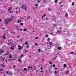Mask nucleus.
<instances>
[{
    "label": "nucleus",
    "instance_id": "nucleus-1",
    "mask_svg": "<svg viewBox=\"0 0 76 76\" xmlns=\"http://www.w3.org/2000/svg\"><path fill=\"white\" fill-rule=\"evenodd\" d=\"M12 16L11 17V18H8L7 19H5V24H7L8 23V21L9 22H11L12 20H13V18H14V16H12V15H11Z\"/></svg>",
    "mask_w": 76,
    "mask_h": 76
},
{
    "label": "nucleus",
    "instance_id": "nucleus-2",
    "mask_svg": "<svg viewBox=\"0 0 76 76\" xmlns=\"http://www.w3.org/2000/svg\"><path fill=\"white\" fill-rule=\"evenodd\" d=\"M15 12L16 13H20V8L19 7H17L15 9Z\"/></svg>",
    "mask_w": 76,
    "mask_h": 76
},
{
    "label": "nucleus",
    "instance_id": "nucleus-3",
    "mask_svg": "<svg viewBox=\"0 0 76 76\" xmlns=\"http://www.w3.org/2000/svg\"><path fill=\"white\" fill-rule=\"evenodd\" d=\"M26 6V5H23L22 7H21V8L22 9H24L25 10H26V9H27V7Z\"/></svg>",
    "mask_w": 76,
    "mask_h": 76
},
{
    "label": "nucleus",
    "instance_id": "nucleus-4",
    "mask_svg": "<svg viewBox=\"0 0 76 76\" xmlns=\"http://www.w3.org/2000/svg\"><path fill=\"white\" fill-rule=\"evenodd\" d=\"M61 31H58L56 32V33H57V34H58V35H60V33H61Z\"/></svg>",
    "mask_w": 76,
    "mask_h": 76
},
{
    "label": "nucleus",
    "instance_id": "nucleus-5",
    "mask_svg": "<svg viewBox=\"0 0 76 76\" xmlns=\"http://www.w3.org/2000/svg\"><path fill=\"white\" fill-rule=\"evenodd\" d=\"M0 58L1 60H3L4 61L5 58H2V56H0Z\"/></svg>",
    "mask_w": 76,
    "mask_h": 76
},
{
    "label": "nucleus",
    "instance_id": "nucleus-6",
    "mask_svg": "<svg viewBox=\"0 0 76 76\" xmlns=\"http://www.w3.org/2000/svg\"><path fill=\"white\" fill-rule=\"evenodd\" d=\"M48 44H49L50 45H52L53 44V42H49L48 43Z\"/></svg>",
    "mask_w": 76,
    "mask_h": 76
},
{
    "label": "nucleus",
    "instance_id": "nucleus-7",
    "mask_svg": "<svg viewBox=\"0 0 76 76\" xmlns=\"http://www.w3.org/2000/svg\"><path fill=\"white\" fill-rule=\"evenodd\" d=\"M3 52H4V50H1L0 51V54L1 53H3Z\"/></svg>",
    "mask_w": 76,
    "mask_h": 76
},
{
    "label": "nucleus",
    "instance_id": "nucleus-8",
    "mask_svg": "<svg viewBox=\"0 0 76 76\" xmlns=\"http://www.w3.org/2000/svg\"><path fill=\"white\" fill-rule=\"evenodd\" d=\"M47 41L48 42H50V38H48V39H47Z\"/></svg>",
    "mask_w": 76,
    "mask_h": 76
},
{
    "label": "nucleus",
    "instance_id": "nucleus-9",
    "mask_svg": "<svg viewBox=\"0 0 76 76\" xmlns=\"http://www.w3.org/2000/svg\"><path fill=\"white\" fill-rule=\"evenodd\" d=\"M32 19V18L30 17V16H29L27 17V19Z\"/></svg>",
    "mask_w": 76,
    "mask_h": 76
},
{
    "label": "nucleus",
    "instance_id": "nucleus-10",
    "mask_svg": "<svg viewBox=\"0 0 76 76\" xmlns=\"http://www.w3.org/2000/svg\"><path fill=\"white\" fill-rule=\"evenodd\" d=\"M12 10V8L11 7L9 8L8 10V12H9V11H10V10Z\"/></svg>",
    "mask_w": 76,
    "mask_h": 76
},
{
    "label": "nucleus",
    "instance_id": "nucleus-11",
    "mask_svg": "<svg viewBox=\"0 0 76 76\" xmlns=\"http://www.w3.org/2000/svg\"><path fill=\"white\" fill-rule=\"evenodd\" d=\"M9 57L10 58H12V56L11 55V54L9 55Z\"/></svg>",
    "mask_w": 76,
    "mask_h": 76
},
{
    "label": "nucleus",
    "instance_id": "nucleus-12",
    "mask_svg": "<svg viewBox=\"0 0 76 76\" xmlns=\"http://www.w3.org/2000/svg\"><path fill=\"white\" fill-rule=\"evenodd\" d=\"M23 51L24 53H28V51H26V50H24Z\"/></svg>",
    "mask_w": 76,
    "mask_h": 76
},
{
    "label": "nucleus",
    "instance_id": "nucleus-13",
    "mask_svg": "<svg viewBox=\"0 0 76 76\" xmlns=\"http://www.w3.org/2000/svg\"><path fill=\"white\" fill-rule=\"evenodd\" d=\"M61 47H58V48H57V49L59 50H61Z\"/></svg>",
    "mask_w": 76,
    "mask_h": 76
},
{
    "label": "nucleus",
    "instance_id": "nucleus-14",
    "mask_svg": "<svg viewBox=\"0 0 76 76\" xmlns=\"http://www.w3.org/2000/svg\"><path fill=\"white\" fill-rule=\"evenodd\" d=\"M65 16L66 17H67V16H68V14L67 13L66 14Z\"/></svg>",
    "mask_w": 76,
    "mask_h": 76
},
{
    "label": "nucleus",
    "instance_id": "nucleus-15",
    "mask_svg": "<svg viewBox=\"0 0 76 76\" xmlns=\"http://www.w3.org/2000/svg\"><path fill=\"white\" fill-rule=\"evenodd\" d=\"M26 43H25V45H28V42L26 41Z\"/></svg>",
    "mask_w": 76,
    "mask_h": 76
},
{
    "label": "nucleus",
    "instance_id": "nucleus-16",
    "mask_svg": "<svg viewBox=\"0 0 76 76\" xmlns=\"http://www.w3.org/2000/svg\"><path fill=\"white\" fill-rule=\"evenodd\" d=\"M28 69H32V67L28 66Z\"/></svg>",
    "mask_w": 76,
    "mask_h": 76
},
{
    "label": "nucleus",
    "instance_id": "nucleus-17",
    "mask_svg": "<svg viewBox=\"0 0 76 76\" xmlns=\"http://www.w3.org/2000/svg\"><path fill=\"white\" fill-rule=\"evenodd\" d=\"M13 48H14V47H11L10 49L11 50H13Z\"/></svg>",
    "mask_w": 76,
    "mask_h": 76
},
{
    "label": "nucleus",
    "instance_id": "nucleus-18",
    "mask_svg": "<svg viewBox=\"0 0 76 76\" xmlns=\"http://www.w3.org/2000/svg\"><path fill=\"white\" fill-rule=\"evenodd\" d=\"M2 67H5V65H4V63L3 64H2Z\"/></svg>",
    "mask_w": 76,
    "mask_h": 76
},
{
    "label": "nucleus",
    "instance_id": "nucleus-19",
    "mask_svg": "<svg viewBox=\"0 0 76 76\" xmlns=\"http://www.w3.org/2000/svg\"><path fill=\"white\" fill-rule=\"evenodd\" d=\"M69 70H67V72L66 73V75H68V74H69Z\"/></svg>",
    "mask_w": 76,
    "mask_h": 76
},
{
    "label": "nucleus",
    "instance_id": "nucleus-20",
    "mask_svg": "<svg viewBox=\"0 0 76 76\" xmlns=\"http://www.w3.org/2000/svg\"><path fill=\"white\" fill-rule=\"evenodd\" d=\"M19 61H20V63H22V61H21V60L19 59L18 60Z\"/></svg>",
    "mask_w": 76,
    "mask_h": 76
},
{
    "label": "nucleus",
    "instance_id": "nucleus-21",
    "mask_svg": "<svg viewBox=\"0 0 76 76\" xmlns=\"http://www.w3.org/2000/svg\"><path fill=\"white\" fill-rule=\"evenodd\" d=\"M10 13H13V11H10Z\"/></svg>",
    "mask_w": 76,
    "mask_h": 76
},
{
    "label": "nucleus",
    "instance_id": "nucleus-22",
    "mask_svg": "<svg viewBox=\"0 0 76 76\" xmlns=\"http://www.w3.org/2000/svg\"><path fill=\"white\" fill-rule=\"evenodd\" d=\"M9 75H10L11 76H12L13 75V74H12L11 73H10L9 74Z\"/></svg>",
    "mask_w": 76,
    "mask_h": 76
},
{
    "label": "nucleus",
    "instance_id": "nucleus-23",
    "mask_svg": "<svg viewBox=\"0 0 76 76\" xmlns=\"http://www.w3.org/2000/svg\"><path fill=\"white\" fill-rule=\"evenodd\" d=\"M37 50H38V51H39V53H41V51H40V49H37Z\"/></svg>",
    "mask_w": 76,
    "mask_h": 76
},
{
    "label": "nucleus",
    "instance_id": "nucleus-24",
    "mask_svg": "<svg viewBox=\"0 0 76 76\" xmlns=\"http://www.w3.org/2000/svg\"><path fill=\"white\" fill-rule=\"evenodd\" d=\"M9 54V52H7V54H5L4 55V56H5V55H6V56H7V54Z\"/></svg>",
    "mask_w": 76,
    "mask_h": 76
},
{
    "label": "nucleus",
    "instance_id": "nucleus-25",
    "mask_svg": "<svg viewBox=\"0 0 76 76\" xmlns=\"http://www.w3.org/2000/svg\"><path fill=\"white\" fill-rule=\"evenodd\" d=\"M24 70H25L26 71V70H27V69L25 68H24Z\"/></svg>",
    "mask_w": 76,
    "mask_h": 76
},
{
    "label": "nucleus",
    "instance_id": "nucleus-26",
    "mask_svg": "<svg viewBox=\"0 0 76 76\" xmlns=\"http://www.w3.org/2000/svg\"><path fill=\"white\" fill-rule=\"evenodd\" d=\"M57 56H56L55 57V58H54V60H56V58H57Z\"/></svg>",
    "mask_w": 76,
    "mask_h": 76
},
{
    "label": "nucleus",
    "instance_id": "nucleus-27",
    "mask_svg": "<svg viewBox=\"0 0 76 76\" xmlns=\"http://www.w3.org/2000/svg\"><path fill=\"white\" fill-rule=\"evenodd\" d=\"M66 64H64V67H66Z\"/></svg>",
    "mask_w": 76,
    "mask_h": 76
},
{
    "label": "nucleus",
    "instance_id": "nucleus-28",
    "mask_svg": "<svg viewBox=\"0 0 76 76\" xmlns=\"http://www.w3.org/2000/svg\"><path fill=\"white\" fill-rule=\"evenodd\" d=\"M46 16V14H45L44 15H43L42 16L43 17H45V16Z\"/></svg>",
    "mask_w": 76,
    "mask_h": 76
},
{
    "label": "nucleus",
    "instance_id": "nucleus-29",
    "mask_svg": "<svg viewBox=\"0 0 76 76\" xmlns=\"http://www.w3.org/2000/svg\"><path fill=\"white\" fill-rule=\"evenodd\" d=\"M20 25H21V26H22V25H23V23H20Z\"/></svg>",
    "mask_w": 76,
    "mask_h": 76
},
{
    "label": "nucleus",
    "instance_id": "nucleus-30",
    "mask_svg": "<svg viewBox=\"0 0 76 76\" xmlns=\"http://www.w3.org/2000/svg\"><path fill=\"white\" fill-rule=\"evenodd\" d=\"M40 1H37V2L39 3V2H40Z\"/></svg>",
    "mask_w": 76,
    "mask_h": 76
},
{
    "label": "nucleus",
    "instance_id": "nucleus-31",
    "mask_svg": "<svg viewBox=\"0 0 76 76\" xmlns=\"http://www.w3.org/2000/svg\"><path fill=\"white\" fill-rule=\"evenodd\" d=\"M24 31H26V29L25 28L24 29Z\"/></svg>",
    "mask_w": 76,
    "mask_h": 76
},
{
    "label": "nucleus",
    "instance_id": "nucleus-32",
    "mask_svg": "<svg viewBox=\"0 0 76 76\" xmlns=\"http://www.w3.org/2000/svg\"><path fill=\"white\" fill-rule=\"evenodd\" d=\"M53 67H56V65H53Z\"/></svg>",
    "mask_w": 76,
    "mask_h": 76
},
{
    "label": "nucleus",
    "instance_id": "nucleus-33",
    "mask_svg": "<svg viewBox=\"0 0 76 76\" xmlns=\"http://www.w3.org/2000/svg\"><path fill=\"white\" fill-rule=\"evenodd\" d=\"M70 54H75V53H73L72 52H71V53H70Z\"/></svg>",
    "mask_w": 76,
    "mask_h": 76
},
{
    "label": "nucleus",
    "instance_id": "nucleus-34",
    "mask_svg": "<svg viewBox=\"0 0 76 76\" xmlns=\"http://www.w3.org/2000/svg\"><path fill=\"white\" fill-rule=\"evenodd\" d=\"M38 39V37H37L36 38H35V39Z\"/></svg>",
    "mask_w": 76,
    "mask_h": 76
},
{
    "label": "nucleus",
    "instance_id": "nucleus-35",
    "mask_svg": "<svg viewBox=\"0 0 76 76\" xmlns=\"http://www.w3.org/2000/svg\"><path fill=\"white\" fill-rule=\"evenodd\" d=\"M54 26H56V24H54L53 25Z\"/></svg>",
    "mask_w": 76,
    "mask_h": 76
},
{
    "label": "nucleus",
    "instance_id": "nucleus-36",
    "mask_svg": "<svg viewBox=\"0 0 76 76\" xmlns=\"http://www.w3.org/2000/svg\"><path fill=\"white\" fill-rule=\"evenodd\" d=\"M41 70H42L43 69V68L41 67L40 68Z\"/></svg>",
    "mask_w": 76,
    "mask_h": 76
},
{
    "label": "nucleus",
    "instance_id": "nucleus-37",
    "mask_svg": "<svg viewBox=\"0 0 76 76\" xmlns=\"http://www.w3.org/2000/svg\"><path fill=\"white\" fill-rule=\"evenodd\" d=\"M3 69H0V71H1H1H3Z\"/></svg>",
    "mask_w": 76,
    "mask_h": 76
},
{
    "label": "nucleus",
    "instance_id": "nucleus-38",
    "mask_svg": "<svg viewBox=\"0 0 76 76\" xmlns=\"http://www.w3.org/2000/svg\"><path fill=\"white\" fill-rule=\"evenodd\" d=\"M48 37V35H46L45 36V37Z\"/></svg>",
    "mask_w": 76,
    "mask_h": 76
},
{
    "label": "nucleus",
    "instance_id": "nucleus-39",
    "mask_svg": "<svg viewBox=\"0 0 76 76\" xmlns=\"http://www.w3.org/2000/svg\"><path fill=\"white\" fill-rule=\"evenodd\" d=\"M11 60H12V59H10V58L8 59L9 61H11Z\"/></svg>",
    "mask_w": 76,
    "mask_h": 76
},
{
    "label": "nucleus",
    "instance_id": "nucleus-40",
    "mask_svg": "<svg viewBox=\"0 0 76 76\" xmlns=\"http://www.w3.org/2000/svg\"><path fill=\"white\" fill-rule=\"evenodd\" d=\"M30 47V46L29 45H28L27 47V48H28V47Z\"/></svg>",
    "mask_w": 76,
    "mask_h": 76
},
{
    "label": "nucleus",
    "instance_id": "nucleus-41",
    "mask_svg": "<svg viewBox=\"0 0 76 76\" xmlns=\"http://www.w3.org/2000/svg\"><path fill=\"white\" fill-rule=\"evenodd\" d=\"M49 63H50V64H52V63H51V61H50L49 62Z\"/></svg>",
    "mask_w": 76,
    "mask_h": 76
},
{
    "label": "nucleus",
    "instance_id": "nucleus-42",
    "mask_svg": "<svg viewBox=\"0 0 76 76\" xmlns=\"http://www.w3.org/2000/svg\"><path fill=\"white\" fill-rule=\"evenodd\" d=\"M51 9H48L49 11H51Z\"/></svg>",
    "mask_w": 76,
    "mask_h": 76
},
{
    "label": "nucleus",
    "instance_id": "nucleus-43",
    "mask_svg": "<svg viewBox=\"0 0 76 76\" xmlns=\"http://www.w3.org/2000/svg\"><path fill=\"white\" fill-rule=\"evenodd\" d=\"M19 50H20V49H22V48H19Z\"/></svg>",
    "mask_w": 76,
    "mask_h": 76
},
{
    "label": "nucleus",
    "instance_id": "nucleus-44",
    "mask_svg": "<svg viewBox=\"0 0 76 76\" xmlns=\"http://www.w3.org/2000/svg\"><path fill=\"white\" fill-rule=\"evenodd\" d=\"M55 73H56V74L57 73V71H55Z\"/></svg>",
    "mask_w": 76,
    "mask_h": 76
},
{
    "label": "nucleus",
    "instance_id": "nucleus-45",
    "mask_svg": "<svg viewBox=\"0 0 76 76\" xmlns=\"http://www.w3.org/2000/svg\"><path fill=\"white\" fill-rule=\"evenodd\" d=\"M5 38L6 37H3V38L4 39H5Z\"/></svg>",
    "mask_w": 76,
    "mask_h": 76
},
{
    "label": "nucleus",
    "instance_id": "nucleus-46",
    "mask_svg": "<svg viewBox=\"0 0 76 76\" xmlns=\"http://www.w3.org/2000/svg\"><path fill=\"white\" fill-rule=\"evenodd\" d=\"M22 31V28L20 29V31Z\"/></svg>",
    "mask_w": 76,
    "mask_h": 76
},
{
    "label": "nucleus",
    "instance_id": "nucleus-47",
    "mask_svg": "<svg viewBox=\"0 0 76 76\" xmlns=\"http://www.w3.org/2000/svg\"><path fill=\"white\" fill-rule=\"evenodd\" d=\"M18 23H19V20H18Z\"/></svg>",
    "mask_w": 76,
    "mask_h": 76
},
{
    "label": "nucleus",
    "instance_id": "nucleus-48",
    "mask_svg": "<svg viewBox=\"0 0 76 76\" xmlns=\"http://www.w3.org/2000/svg\"><path fill=\"white\" fill-rule=\"evenodd\" d=\"M35 6H36V7H37V6H38V4L35 5Z\"/></svg>",
    "mask_w": 76,
    "mask_h": 76
},
{
    "label": "nucleus",
    "instance_id": "nucleus-49",
    "mask_svg": "<svg viewBox=\"0 0 76 76\" xmlns=\"http://www.w3.org/2000/svg\"><path fill=\"white\" fill-rule=\"evenodd\" d=\"M2 20L0 19V22H1V21H2Z\"/></svg>",
    "mask_w": 76,
    "mask_h": 76
},
{
    "label": "nucleus",
    "instance_id": "nucleus-50",
    "mask_svg": "<svg viewBox=\"0 0 76 76\" xmlns=\"http://www.w3.org/2000/svg\"><path fill=\"white\" fill-rule=\"evenodd\" d=\"M57 1L56 0L55 1V3H56V2Z\"/></svg>",
    "mask_w": 76,
    "mask_h": 76
},
{
    "label": "nucleus",
    "instance_id": "nucleus-51",
    "mask_svg": "<svg viewBox=\"0 0 76 76\" xmlns=\"http://www.w3.org/2000/svg\"><path fill=\"white\" fill-rule=\"evenodd\" d=\"M35 45H38V43H36L35 44Z\"/></svg>",
    "mask_w": 76,
    "mask_h": 76
},
{
    "label": "nucleus",
    "instance_id": "nucleus-52",
    "mask_svg": "<svg viewBox=\"0 0 76 76\" xmlns=\"http://www.w3.org/2000/svg\"><path fill=\"white\" fill-rule=\"evenodd\" d=\"M7 74H8V73H9V71H7Z\"/></svg>",
    "mask_w": 76,
    "mask_h": 76
},
{
    "label": "nucleus",
    "instance_id": "nucleus-53",
    "mask_svg": "<svg viewBox=\"0 0 76 76\" xmlns=\"http://www.w3.org/2000/svg\"><path fill=\"white\" fill-rule=\"evenodd\" d=\"M72 6H74V5H75L74 3H72Z\"/></svg>",
    "mask_w": 76,
    "mask_h": 76
},
{
    "label": "nucleus",
    "instance_id": "nucleus-54",
    "mask_svg": "<svg viewBox=\"0 0 76 76\" xmlns=\"http://www.w3.org/2000/svg\"><path fill=\"white\" fill-rule=\"evenodd\" d=\"M18 47H20V45H18Z\"/></svg>",
    "mask_w": 76,
    "mask_h": 76
},
{
    "label": "nucleus",
    "instance_id": "nucleus-55",
    "mask_svg": "<svg viewBox=\"0 0 76 76\" xmlns=\"http://www.w3.org/2000/svg\"><path fill=\"white\" fill-rule=\"evenodd\" d=\"M40 72H41L42 73V72H43V71H40Z\"/></svg>",
    "mask_w": 76,
    "mask_h": 76
},
{
    "label": "nucleus",
    "instance_id": "nucleus-56",
    "mask_svg": "<svg viewBox=\"0 0 76 76\" xmlns=\"http://www.w3.org/2000/svg\"><path fill=\"white\" fill-rule=\"evenodd\" d=\"M63 7V6L61 5V7Z\"/></svg>",
    "mask_w": 76,
    "mask_h": 76
},
{
    "label": "nucleus",
    "instance_id": "nucleus-57",
    "mask_svg": "<svg viewBox=\"0 0 76 76\" xmlns=\"http://www.w3.org/2000/svg\"><path fill=\"white\" fill-rule=\"evenodd\" d=\"M23 56V55H21V57H22V56Z\"/></svg>",
    "mask_w": 76,
    "mask_h": 76
},
{
    "label": "nucleus",
    "instance_id": "nucleus-58",
    "mask_svg": "<svg viewBox=\"0 0 76 76\" xmlns=\"http://www.w3.org/2000/svg\"><path fill=\"white\" fill-rule=\"evenodd\" d=\"M55 69H57V68H55Z\"/></svg>",
    "mask_w": 76,
    "mask_h": 76
},
{
    "label": "nucleus",
    "instance_id": "nucleus-59",
    "mask_svg": "<svg viewBox=\"0 0 76 76\" xmlns=\"http://www.w3.org/2000/svg\"><path fill=\"white\" fill-rule=\"evenodd\" d=\"M43 18H44V17H43V16H42V18L43 19Z\"/></svg>",
    "mask_w": 76,
    "mask_h": 76
},
{
    "label": "nucleus",
    "instance_id": "nucleus-60",
    "mask_svg": "<svg viewBox=\"0 0 76 76\" xmlns=\"http://www.w3.org/2000/svg\"><path fill=\"white\" fill-rule=\"evenodd\" d=\"M59 4H61V2H59Z\"/></svg>",
    "mask_w": 76,
    "mask_h": 76
},
{
    "label": "nucleus",
    "instance_id": "nucleus-61",
    "mask_svg": "<svg viewBox=\"0 0 76 76\" xmlns=\"http://www.w3.org/2000/svg\"><path fill=\"white\" fill-rule=\"evenodd\" d=\"M6 6H5V7H6Z\"/></svg>",
    "mask_w": 76,
    "mask_h": 76
},
{
    "label": "nucleus",
    "instance_id": "nucleus-62",
    "mask_svg": "<svg viewBox=\"0 0 76 76\" xmlns=\"http://www.w3.org/2000/svg\"><path fill=\"white\" fill-rule=\"evenodd\" d=\"M0 73H2V72H1Z\"/></svg>",
    "mask_w": 76,
    "mask_h": 76
},
{
    "label": "nucleus",
    "instance_id": "nucleus-63",
    "mask_svg": "<svg viewBox=\"0 0 76 76\" xmlns=\"http://www.w3.org/2000/svg\"><path fill=\"white\" fill-rule=\"evenodd\" d=\"M6 62H7V60H6Z\"/></svg>",
    "mask_w": 76,
    "mask_h": 76
},
{
    "label": "nucleus",
    "instance_id": "nucleus-64",
    "mask_svg": "<svg viewBox=\"0 0 76 76\" xmlns=\"http://www.w3.org/2000/svg\"><path fill=\"white\" fill-rule=\"evenodd\" d=\"M60 29H61V28L60 27Z\"/></svg>",
    "mask_w": 76,
    "mask_h": 76
}]
</instances>
